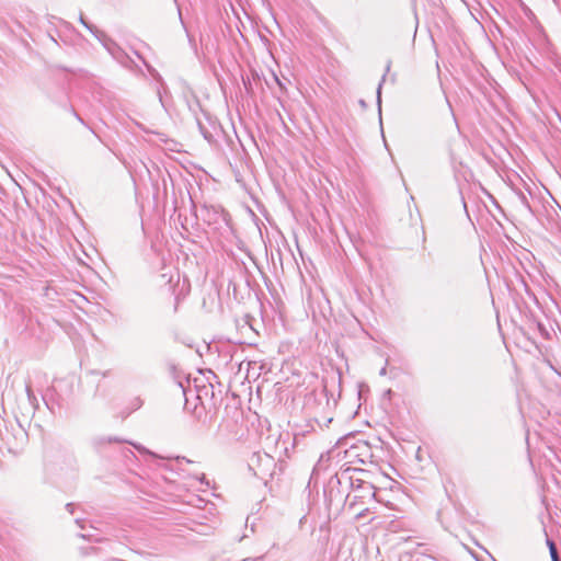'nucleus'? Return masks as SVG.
Listing matches in <instances>:
<instances>
[{
  "label": "nucleus",
  "instance_id": "f257e3e1",
  "mask_svg": "<svg viewBox=\"0 0 561 561\" xmlns=\"http://www.w3.org/2000/svg\"><path fill=\"white\" fill-rule=\"evenodd\" d=\"M248 466L255 477L264 480L272 476L276 463L274 457L266 453H253Z\"/></svg>",
  "mask_w": 561,
  "mask_h": 561
},
{
  "label": "nucleus",
  "instance_id": "f03ea898",
  "mask_svg": "<svg viewBox=\"0 0 561 561\" xmlns=\"http://www.w3.org/2000/svg\"><path fill=\"white\" fill-rule=\"evenodd\" d=\"M126 440L116 436H96L92 439V445L98 450H101L106 444H124Z\"/></svg>",
  "mask_w": 561,
  "mask_h": 561
},
{
  "label": "nucleus",
  "instance_id": "7ed1b4c3",
  "mask_svg": "<svg viewBox=\"0 0 561 561\" xmlns=\"http://www.w3.org/2000/svg\"><path fill=\"white\" fill-rule=\"evenodd\" d=\"M79 21L88 31H90L100 42H102L106 46V41L108 38L104 32L100 31L99 28H96V26L87 22L82 14H80Z\"/></svg>",
  "mask_w": 561,
  "mask_h": 561
},
{
  "label": "nucleus",
  "instance_id": "20e7f679",
  "mask_svg": "<svg viewBox=\"0 0 561 561\" xmlns=\"http://www.w3.org/2000/svg\"><path fill=\"white\" fill-rule=\"evenodd\" d=\"M79 21L88 31H90L100 42H102L106 46V41L108 38L104 32L100 31L99 28H96V26L87 22L82 14H80Z\"/></svg>",
  "mask_w": 561,
  "mask_h": 561
},
{
  "label": "nucleus",
  "instance_id": "39448f33",
  "mask_svg": "<svg viewBox=\"0 0 561 561\" xmlns=\"http://www.w3.org/2000/svg\"><path fill=\"white\" fill-rule=\"evenodd\" d=\"M314 476H316V465L311 469L310 479H309V482H308V484L306 486V490H305L307 492V497H308V502H309V511H311V506L313 505L311 481H312Z\"/></svg>",
  "mask_w": 561,
  "mask_h": 561
},
{
  "label": "nucleus",
  "instance_id": "423d86ee",
  "mask_svg": "<svg viewBox=\"0 0 561 561\" xmlns=\"http://www.w3.org/2000/svg\"><path fill=\"white\" fill-rule=\"evenodd\" d=\"M197 125H198V129L201 131V134L203 135V137L208 141V142H213L214 141V136L213 134L201 123V121L197 119Z\"/></svg>",
  "mask_w": 561,
  "mask_h": 561
},
{
  "label": "nucleus",
  "instance_id": "0eeeda50",
  "mask_svg": "<svg viewBox=\"0 0 561 561\" xmlns=\"http://www.w3.org/2000/svg\"><path fill=\"white\" fill-rule=\"evenodd\" d=\"M547 543L549 547V551H550L552 561H560L559 557H558V551H557V548H556V545L553 543V541L547 540Z\"/></svg>",
  "mask_w": 561,
  "mask_h": 561
},
{
  "label": "nucleus",
  "instance_id": "6e6552de",
  "mask_svg": "<svg viewBox=\"0 0 561 561\" xmlns=\"http://www.w3.org/2000/svg\"><path fill=\"white\" fill-rule=\"evenodd\" d=\"M308 307L311 310V319L312 321L316 320V310L312 307V296H311V289L308 291Z\"/></svg>",
  "mask_w": 561,
  "mask_h": 561
},
{
  "label": "nucleus",
  "instance_id": "1a4fd4ad",
  "mask_svg": "<svg viewBox=\"0 0 561 561\" xmlns=\"http://www.w3.org/2000/svg\"><path fill=\"white\" fill-rule=\"evenodd\" d=\"M80 537L83 539H88L90 541H100L101 540L99 538H94V536L91 534H81Z\"/></svg>",
  "mask_w": 561,
  "mask_h": 561
},
{
  "label": "nucleus",
  "instance_id": "9d476101",
  "mask_svg": "<svg viewBox=\"0 0 561 561\" xmlns=\"http://www.w3.org/2000/svg\"><path fill=\"white\" fill-rule=\"evenodd\" d=\"M66 510H67L70 514H73V512H75V504H73V503H68V504H66Z\"/></svg>",
  "mask_w": 561,
  "mask_h": 561
},
{
  "label": "nucleus",
  "instance_id": "9b49d317",
  "mask_svg": "<svg viewBox=\"0 0 561 561\" xmlns=\"http://www.w3.org/2000/svg\"><path fill=\"white\" fill-rule=\"evenodd\" d=\"M72 113L75 115V117L82 124V125H87L85 122L83 121V118L75 111L72 110Z\"/></svg>",
  "mask_w": 561,
  "mask_h": 561
},
{
  "label": "nucleus",
  "instance_id": "f8f14e48",
  "mask_svg": "<svg viewBox=\"0 0 561 561\" xmlns=\"http://www.w3.org/2000/svg\"><path fill=\"white\" fill-rule=\"evenodd\" d=\"M134 447H135L136 449H138L139 451H141V453H148V454H150V453H149L145 447H142V446H140V445H136V444H134Z\"/></svg>",
  "mask_w": 561,
  "mask_h": 561
},
{
  "label": "nucleus",
  "instance_id": "ddd939ff",
  "mask_svg": "<svg viewBox=\"0 0 561 561\" xmlns=\"http://www.w3.org/2000/svg\"><path fill=\"white\" fill-rule=\"evenodd\" d=\"M178 387L182 390L183 396H185V388H184L183 382L181 380H178Z\"/></svg>",
  "mask_w": 561,
  "mask_h": 561
},
{
  "label": "nucleus",
  "instance_id": "4468645a",
  "mask_svg": "<svg viewBox=\"0 0 561 561\" xmlns=\"http://www.w3.org/2000/svg\"><path fill=\"white\" fill-rule=\"evenodd\" d=\"M76 524H77L80 528H82V529L84 528V526H83V520H81V519L77 518V519H76Z\"/></svg>",
  "mask_w": 561,
  "mask_h": 561
},
{
  "label": "nucleus",
  "instance_id": "2eb2a0df",
  "mask_svg": "<svg viewBox=\"0 0 561 561\" xmlns=\"http://www.w3.org/2000/svg\"><path fill=\"white\" fill-rule=\"evenodd\" d=\"M308 520L307 516H302L299 520L300 526H302Z\"/></svg>",
  "mask_w": 561,
  "mask_h": 561
},
{
  "label": "nucleus",
  "instance_id": "dca6fc26",
  "mask_svg": "<svg viewBox=\"0 0 561 561\" xmlns=\"http://www.w3.org/2000/svg\"><path fill=\"white\" fill-rule=\"evenodd\" d=\"M128 454L134 455L133 450H130L129 448H125L124 449V455L127 457Z\"/></svg>",
  "mask_w": 561,
  "mask_h": 561
},
{
  "label": "nucleus",
  "instance_id": "f3484780",
  "mask_svg": "<svg viewBox=\"0 0 561 561\" xmlns=\"http://www.w3.org/2000/svg\"><path fill=\"white\" fill-rule=\"evenodd\" d=\"M198 480H199L202 483H204V482H205L206 484H208V482L206 481V477H205V474H202V476L198 478Z\"/></svg>",
  "mask_w": 561,
  "mask_h": 561
},
{
  "label": "nucleus",
  "instance_id": "a211bd4d",
  "mask_svg": "<svg viewBox=\"0 0 561 561\" xmlns=\"http://www.w3.org/2000/svg\"><path fill=\"white\" fill-rule=\"evenodd\" d=\"M26 392H27L28 398L31 399L32 398V390H31L30 387H26Z\"/></svg>",
  "mask_w": 561,
  "mask_h": 561
},
{
  "label": "nucleus",
  "instance_id": "6ab92c4d",
  "mask_svg": "<svg viewBox=\"0 0 561 561\" xmlns=\"http://www.w3.org/2000/svg\"><path fill=\"white\" fill-rule=\"evenodd\" d=\"M380 90H381V84H379L378 91H377V93H378V103H380Z\"/></svg>",
  "mask_w": 561,
  "mask_h": 561
},
{
  "label": "nucleus",
  "instance_id": "aec40b11",
  "mask_svg": "<svg viewBox=\"0 0 561 561\" xmlns=\"http://www.w3.org/2000/svg\"><path fill=\"white\" fill-rule=\"evenodd\" d=\"M332 420H333V417H332V416H329V417L327 419V423H328V424H329V423H331V422H332Z\"/></svg>",
  "mask_w": 561,
  "mask_h": 561
},
{
  "label": "nucleus",
  "instance_id": "412c9836",
  "mask_svg": "<svg viewBox=\"0 0 561 561\" xmlns=\"http://www.w3.org/2000/svg\"><path fill=\"white\" fill-rule=\"evenodd\" d=\"M275 78V81H277L278 84H280L279 80L277 77H274Z\"/></svg>",
  "mask_w": 561,
  "mask_h": 561
},
{
  "label": "nucleus",
  "instance_id": "4be33fe9",
  "mask_svg": "<svg viewBox=\"0 0 561 561\" xmlns=\"http://www.w3.org/2000/svg\"><path fill=\"white\" fill-rule=\"evenodd\" d=\"M171 369H175V366L173 364L170 365Z\"/></svg>",
  "mask_w": 561,
  "mask_h": 561
},
{
  "label": "nucleus",
  "instance_id": "5701e85b",
  "mask_svg": "<svg viewBox=\"0 0 561 561\" xmlns=\"http://www.w3.org/2000/svg\"><path fill=\"white\" fill-rule=\"evenodd\" d=\"M179 16H180V19L182 20V13H181V11H180V10H179Z\"/></svg>",
  "mask_w": 561,
  "mask_h": 561
}]
</instances>
